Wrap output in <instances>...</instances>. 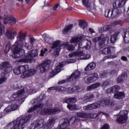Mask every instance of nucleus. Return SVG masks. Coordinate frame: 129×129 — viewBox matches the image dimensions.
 <instances>
[{
  "mask_svg": "<svg viewBox=\"0 0 129 129\" xmlns=\"http://www.w3.org/2000/svg\"><path fill=\"white\" fill-rule=\"evenodd\" d=\"M39 99L40 98H37L33 101L34 103H36V105L29 109L28 110V112H33L34 110H37V112H39L42 115H51L59 113L61 111L59 108H44V104L40 103Z\"/></svg>",
  "mask_w": 129,
  "mask_h": 129,
  "instance_id": "f257e3e1",
  "label": "nucleus"
},
{
  "mask_svg": "<svg viewBox=\"0 0 129 129\" xmlns=\"http://www.w3.org/2000/svg\"><path fill=\"white\" fill-rule=\"evenodd\" d=\"M18 39L19 40L16 41L11 48V51L13 54L12 57L14 59L22 58L25 55V50H22V48L24 46L23 41L26 40V34L23 32L20 33L18 35Z\"/></svg>",
  "mask_w": 129,
  "mask_h": 129,
  "instance_id": "f03ea898",
  "label": "nucleus"
},
{
  "mask_svg": "<svg viewBox=\"0 0 129 129\" xmlns=\"http://www.w3.org/2000/svg\"><path fill=\"white\" fill-rule=\"evenodd\" d=\"M32 115L21 116L15 120L9 123L6 126L7 129H24L26 127V123L29 121Z\"/></svg>",
  "mask_w": 129,
  "mask_h": 129,
  "instance_id": "7ed1b4c3",
  "label": "nucleus"
},
{
  "mask_svg": "<svg viewBox=\"0 0 129 129\" xmlns=\"http://www.w3.org/2000/svg\"><path fill=\"white\" fill-rule=\"evenodd\" d=\"M101 105H110V106H114V102L106 99L100 100L97 102L84 106L83 109L84 110L95 109V108H99Z\"/></svg>",
  "mask_w": 129,
  "mask_h": 129,
  "instance_id": "20e7f679",
  "label": "nucleus"
},
{
  "mask_svg": "<svg viewBox=\"0 0 129 129\" xmlns=\"http://www.w3.org/2000/svg\"><path fill=\"white\" fill-rule=\"evenodd\" d=\"M112 10H106L105 12V17L109 19H114V18H118L121 14V9H119L116 5V2H114L112 4Z\"/></svg>",
  "mask_w": 129,
  "mask_h": 129,
  "instance_id": "39448f33",
  "label": "nucleus"
},
{
  "mask_svg": "<svg viewBox=\"0 0 129 129\" xmlns=\"http://www.w3.org/2000/svg\"><path fill=\"white\" fill-rule=\"evenodd\" d=\"M33 93H36V91L34 89L30 88L29 86H26L23 89L18 91L13 95V101H19L22 99L21 96L22 95H24V94H33Z\"/></svg>",
  "mask_w": 129,
  "mask_h": 129,
  "instance_id": "423d86ee",
  "label": "nucleus"
},
{
  "mask_svg": "<svg viewBox=\"0 0 129 129\" xmlns=\"http://www.w3.org/2000/svg\"><path fill=\"white\" fill-rule=\"evenodd\" d=\"M18 68L19 69V71H20V74H22L21 76V78H27V77L33 76L37 72V70L34 69L29 70V66L28 64L20 66Z\"/></svg>",
  "mask_w": 129,
  "mask_h": 129,
  "instance_id": "0eeeda50",
  "label": "nucleus"
},
{
  "mask_svg": "<svg viewBox=\"0 0 129 129\" xmlns=\"http://www.w3.org/2000/svg\"><path fill=\"white\" fill-rule=\"evenodd\" d=\"M77 101V99L74 97L65 98L63 99V102L68 103L67 107L70 110H78L79 108L76 104H70V103H75Z\"/></svg>",
  "mask_w": 129,
  "mask_h": 129,
  "instance_id": "6e6552de",
  "label": "nucleus"
},
{
  "mask_svg": "<svg viewBox=\"0 0 129 129\" xmlns=\"http://www.w3.org/2000/svg\"><path fill=\"white\" fill-rule=\"evenodd\" d=\"M11 63L8 61H4L0 63V70H1V76H5L8 73L12 71V68L10 67Z\"/></svg>",
  "mask_w": 129,
  "mask_h": 129,
  "instance_id": "1a4fd4ad",
  "label": "nucleus"
},
{
  "mask_svg": "<svg viewBox=\"0 0 129 129\" xmlns=\"http://www.w3.org/2000/svg\"><path fill=\"white\" fill-rule=\"evenodd\" d=\"M128 111L126 110H121L120 111L119 114L117 116L116 121L119 123H124L127 120V114Z\"/></svg>",
  "mask_w": 129,
  "mask_h": 129,
  "instance_id": "9d476101",
  "label": "nucleus"
},
{
  "mask_svg": "<svg viewBox=\"0 0 129 129\" xmlns=\"http://www.w3.org/2000/svg\"><path fill=\"white\" fill-rule=\"evenodd\" d=\"M50 63H51V60H45L44 62L37 65L36 66V69H37L38 71H40V73H44V72H46L47 69H49V68L50 67Z\"/></svg>",
  "mask_w": 129,
  "mask_h": 129,
  "instance_id": "9b49d317",
  "label": "nucleus"
},
{
  "mask_svg": "<svg viewBox=\"0 0 129 129\" xmlns=\"http://www.w3.org/2000/svg\"><path fill=\"white\" fill-rule=\"evenodd\" d=\"M94 43H97V41L99 42V45L100 48H103L105 47L107 44H108V41L107 40V44H105L106 40H105V36L103 34H101L98 37L94 38L92 39Z\"/></svg>",
  "mask_w": 129,
  "mask_h": 129,
  "instance_id": "f8f14e48",
  "label": "nucleus"
},
{
  "mask_svg": "<svg viewBox=\"0 0 129 129\" xmlns=\"http://www.w3.org/2000/svg\"><path fill=\"white\" fill-rule=\"evenodd\" d=\"M37 55H38V54L36 52L29 51L27 54L26 58L20 59V61L24 62L25 63H30L33 61V58L36 57Z\"/></svg>",
  "mask_w": 129,
  "mask_h": 129,
  "instance_id": "ddd939ff",
  "label": "nucleus"
},
{
  "mask_svg": "<svg viewBox=\"0 0 129 129\" xmlns=\"http://www.w3.org/2000/svg\"><path fill=\"white\" fill-rule=\"evenodd\" d=\"M80 76H81V72L76 70L67 80H63L61 81H77L80 78Z\"/></svg>",
  "mask_w": 129,
  "mask_h": 129,
  "instance_id": "4468645a",
  "label": "nucleus"
},
{
  "mask_svg": "<svg viewBox=\"0 0 129 129\" xmlns=\"http://www.w3.org/2000/svg\"><path fill=\"white\" fill-rule=\"evenodd\" d=\"M77 116L78 117H80V118H84V119L95 118V116H94V113H89L79 112L77 113Z\"/></svg>",
  "mask_w": 129,
  "mask_h": 129,
  "instance_id": "2eb2a0df",
  "label": "nucleus"
},
{
  "mask_svg": "<svg viewBox=\"0 0 129 129\" xmlns=\"http://www.w3.org/2000/svg\"><path fill=\"white\" fill-rule=\"evenodd\" d=\"M17 21L15 17H5L4 19V25H9V26H12L13 25H16Z\"/></svg>",
  "mask_w": 129,
  "mask_h": 129,
  "instance_id": "dca6fc26",
  "label": "nucleus"
},
{
  "mask_svg": "<svg viewBox=\"0 0 129 129\" xmlns=\"http://www.w3.org/2000/svg\"><path fill=\"white\" fill-rule=\"evenodd\" d=\"M93 98H94V94L89 93L85 95L84 98L81 99L83 100V103H87V102L93 100Z\"/></svg>",
  "mask_w": 129,
  "mask_h": 129,
  "instance_id": "f3484780",
  "label": "nucleus"
},
{
  "mask_svg": "<svg viewBox=\"0 0 129 129\" xmlns=\"http://www.w3.org/2000/svg\"><path fill=\"white\" fill-rule=\"evenodd\" d=\"M56 121V118L55 117H51L48 120V122L44 124V127L46 129H51L55 124V122Z\"/></svg>",
  "mask_w": 129,
  "mask_h": 129,
  "instance_id": "a211bd4d",
  "label": "nucleus"
},
{
  "mask_svg": "<svg viewBox=\"0 0 129 129\" xmlns=\"http://www.w3.org/2000/svg\"><path fill=\"white\" fill-rule=\"evenodd\" d=\"M44 120H40L39 121H36L35 123L31 124L30 129H39L41 128L42 124H43Z\"/></svg>",
  "mask_w": 129,
  "mask_h": 129,
  "instance_id": "6ab92c4d",
  "label": "nucleus"
},
{
  "mask_svg": "<svg viewBox=\"0 0 129 129\" xmlns=\"http://www.w3.org/2000/svg\"><path fill=\"white\" fill-rule=\"evenodd\" d=\"M6 37L8 39H10V40H14L17 36V31H13L12 30H7L6 33Z\"/></svg>",
  "mask_w": 129,
  "mask_h": 129,
  "instance_id": "aec40b11",
  "label": "nucleus"
},
{
  "mask_svg": "<svg viewBox=\"0 0 129 129\" xmlns=\"http://www.w3.org/2000/svg\"><path fill=\"white\" fill-rule=\"evenodd\" d=\"M120 87L119 86H114L112 87L109 88L106 90V93H117L119 91Z\"/></svg>",
  "mask_w": 129,
  "mask_h": 129,
  "instance_id": "412c9836",
  "label": "nucleus"
},
{
  "mask_svg": "<svg viewBox=\"0 0 129 129\" xmlns=\"http://www.w3.org/2000/svg\"><path fill=\"white\" fill-rule=\"evenodd\" d=\"M122 37H123V41L126 44L129 42V31L124 32L122 33ZM127 51L129 52V46L127 48Z\"/></svg>",
  "mask_w": 129,
  "mask_h": 129,
  "instance_id": "4be33fe9",
  "label": "nucleus"
},
{
  "mask_svg": "<svg viewBox=\"0 0 129 129\" xmlns=\"http://www.w3.org/2000/svg\"><path fill=\"white\" fill-rule=\"evenodd\" d=\"M82 4L84 6H85L89 12L92 13L91 12V3L89 2V0H83Z\"/></svg>",
  "mask_w": 129,
  "mask_h": 129,
  "instance_id": "5701e85b",
  "label": "nucleus"
},
{
  "mask_svg": "<svg viewBox=\"0 0 129 129\" xmlns=\"http://www.w3.org/2000/svg\"><path fill=\"white\" fill-rule=\"evenodd\" d=\"M97 79H98V75L96 73H94L88 76L87 80V81H96Z\"/></svg>",
  "mask_w": 129,
  "mask_h": 129,
  "instance_id": "b1692460",
  "label": "nucleus"
},
{
  "mask_svg": "<svg viewBox=\"0 0 129 129\" xmlns=\"http://www.w3.org/2000/svg\"><path fill=\"white\" fill-rule=\"evenodd\" d=\"M125 97V94L122 92H118L114 94V98L116 99H123Z\"/></svg>",
  "mask_w": 129,
  "mask_h": 129,
  "instance_id": "393cba45",
  "label": "nucleus"
},
{
  "mask_svg": "<svg viewBox=\"0 0 129 129\" xmlns=\"http://www.w3.org/2000/svg\"><path fill=\"white\" fill-rule=\"evenodd\" d=\"M19 108V105L12 104L10 106H8L7 108L5 109L6 112H10V111H13V110H16Z\"/></svg>",
  "mask_w": 129,
  "mask_h": 129,
  "instance_id": "a878e982",
  "label": "nucleus"
},
{
  "mask_svg": "<svg viewBox=\"0 0 129 129\" xmlns=\"http://www.w3.org/2000/svg\"><path fill=\"white\" fill-rule=\"evenodd\" d=\"M79 26L83 29V30H84L85 28H87V26H88V23L86 22V21L84 20H80L79 22Z\"/></svg>",
  "mask_w": 129,
  "mask_h": 129,
  "instance_id": "bb28decb",
  "label": "nucleus"
},
{
  "mask_svg": "<svg viewBox=\"0 0 129 129\" xmlns=\"http://www.w3.org/2000/svg\"><path fill=\"white\" fill-rule=\"evenodd\" d=\"M73 24H70L69 25L66 27L62 30V33L64 35H67L69 33V31L73 29Z\"/></svg>",
  "mask_w": 129,
  "mask_h": 129,
  "instance_id": "cd10ccee",
  "label": "nucleus"
},
{
  "mask_svg": "<svg viewBox=\"0 0 129 129\" xmlns=\"http://www.w3.org/2000/svg\"><path fill=\"white\" fill-rule=\"evenodd\" d=\"M96 66L95 62H91L85 68V71H90L92 69H94Z\"/></svg>",
  "mask_w": 129,
  "mask_h": 129,
  "instance_id": "c85d7f7f",
  "label": "nucleus"
},
{
  "mask_svg": "<svg viewBox=\"0 0 129 129\" xmlns=\"http://www.w3.org/2000/svg\"><path fill=\"white\" fill-rule=\"evenodd\" d=\"M127 79V73L124 72L118 77L117 78V81H123V80H126Z\"/></svg>",
  "mask_w": 129,
  "mask_h": 129,
  "instance_id": "c756f323",
  "label": "nucleus"
},
{
  "mask_svg": "<svg viewBox=\"0 0 129 129\" xmlns=\"http://www.w3.org/2000/svg\"><path fill=\"white\" fill-rule=\"evenodd\" d=\"M61 41L60 40H56L52 43L51 49H57V48H61Z\"/></svg>",
  "mask_w": 129,
  "mask_h": 129,
  "instance_id": "7c9ffc66",
  "label": "nucleus"
},
{
  "mask_svg": "<svg viewBox=\"0 0 129 129\" xmlns=\"http://www.w3.org/2000/svg\"><path fill=\"white\" fill-rule=\"evenodd\" d=\"M126 1L127 0H119V1H114L116 2V5H118L117 7L120 9L121 8H122L123 6L125 5V3H126Z\"/></svg>",
  "mask_w": 129,
  "mask_h": 129,
  "instance_id": "2f4dec72",
  "label": "nucleus"
},
{
  "mask_svg": "<svg viewBox=\"0 0 129 129\" xmlns=\"http://www.w3.org/2000/svg\"><path fill=\"white\" fill-rule=\"evenodd\" d=\"M111 50L110 49V47H105L102 51L101 54L103 55H107V54H111Z\"/></svg>",
  "mask_w": 129,
  "mask_h": 129,
  "instance_id": "473e14b6",
  "label": "nucleus"
},
{
  "mask_svg": "<svg viewBox=\"0 0 129 129\" xmlns=\"http://www.w3.org/2000/svg\"><path fill=\"white\" fill-rule=\"evenodd\" d=\"M100 85V84L99 83L94 84L88 87L87 88V90L90 91V90H92V89H95V88H97V87H98Z\"/></svg>",
  "mask_w": 129,
  "mask_h": 129,
  "instance_id": "72a5a7b5",
  "label": "nucleus"
},
{
  "mask_svg": "<svg viewBox=\"0 0 129 129\" xmlns=\"http://www.w3.org/2000/svg\"><path fill=\"white\" fill-rule=\"evenodd\" d=\"M82 39V38L81 37H74L71 38L70 42L72 43H79V42H80V41H81Z\"/></svg>",
  "mask_w": 129,
  "mask_h": 129,
  "instance_id": "f704fd0d",
  "label": "nucleus"
},
{
  "mask_svg": "<svg viewBox=\"0 0 129 129\" xmlns=\"http://www.w3.org/2000/svg\"><path fill=\"white\" fill-rule=\"evenodd\" d=\"M116 40H117V33H114L110 37L111 43H115Z\"/></svg>",
  "mask_w": 129,
  "mask_h": 129,
  "instance_id": "c9c22d12",
  "label": "nucleus"
},
{
  "mask_svg": "<svg viewBox=\"0 0 129 129\" xmlns=\"http://www.w3.org/2000/svg\"><path fill=\"white\" fill-rule=\"evenodd\" d=\"M60 50H61V48H57L54 50V52L52 53L53 56L54 57H58L59 56V53L60 52Z\"/></svg>",
  "mask_w": 129,
  "mask_h": 129,
  "instance_id": "e433bc0d",
  "label": "nucleus"
},
{
  "mask_svg": "<svg viewBox=\"0 0 129 129\" xmlns=\"http://www.w3.org/2000/svg\"><path fill=\"white\" fill-rule=\"evenodd\" d=\"M77 56L79 57L80 59L84 56V52L83 51L81 50L80 51H76Z\"/></svg>",
  "mask_w": 129,
  "mask_h": 129,
  "instance_id": "4c0bfd02",
  "label": "nucleus"
},
{
  "mask_svg": "<svg viewBox=\"0 0 129 129\" xmlns=\"http://www.w3.org/2000/svg\"><path fill=\"white\" fill-rule=\"evenodd\" d=\"M59 72H60V69H58L57 70V69H56V68H55V71H52L50 73V76H52V77H53L55 76V75H56V74H58V73H59Z\"/></svg>",
  "mask_w": 129,
  "mask_h": 129,
  "instance_id": "58836bf2",
  "label": "nucleus"
},
{
  "mask_svg": "<svg viewBox=\"0 0 129 129\" xmlns=\"http://www.w3.org/2000/svg\"><path fill=\"white\" fill-rule=\"evenodd\" d=\"M13 72L14 74H16V75H19V74H21V72L20 71V69H19V67L15 68L13 70Z\"/></svg>",
  "mask_w": 129,
  "mask_h": 129,
  "instance_id": "ea45409f",
  "label": "nucleus"
},
{
  "mask_svg": "<svg viewBox=\"0 0 129 129\" xmlns=\"http://www.w3.org/2000/svg\"><path fill=\"white\" fill-rule=\"evenodd\" d=\"M5 32V26L0 23V35H3V33Z\"/></svg>",
  "mask_w": 129,
  "mask_h": 129,
  "instance_id": "a19ab883",
  "label": "nucleus"
},
{
  "mask_svg": "<svg viewBox=\"0 0 129 129\" xmlns=\"http://www.w3.org/2000/svg\"><path fill=\"white\" fill-rule=\"evenodd\" d=\"M57 90L58 91H66V90H67V88L64 87L57 86Z\"/></svg>",
  "mask_w": 129,
  "mask_h": 129,
  "instance_id": "79ce46f5",
  "label": "nucleus"
},
{
  "mask_svg": "<svg viewBox=\"0 0 129 129\" xmlns=\"http://www.w3.org/2000/svg\"><path fill=\"white\" fill-rule=\"evenodd\" d=\"M51 90H57V86L51 87L47 89V92H50Z\"/></svg>",
  "mask_w": 129,
  "mask_h": 129,
  "instance_id": "37998d69",
  "label": "nucleus"
},
{
  "mask_svg": "<svg viewBox=\"0 0 129 129\" xmlns=\"http://www.w3.org/2000/svg\"><path fill=\"white\" fill-rule=\"evenodd\" d=\"M111 28H112L111 25H106L103 28L104 31H105V32L109 31L110 29H111Z\"/></svg>",
  "mask_w": 129,
  "mask_h": 129,
  "instance_id": "c03bdc74",
  "label": "nucleus"
},
{
  "mask_svg": "<svg viewBox=\"0 0 129 129\" xmlns=\"http://www.w3.org/2000/svg\"><path fill=\"white\" fill-rule=\"evenodd\" d=\"M90 57H91V55L90 54H84V55L83 56V57H81V59H83V60H86L87 59H89V58H90Z\"/></svg>",
  "mask_w": 129,
  "mask_h": 129,
  "instance_id": "a18cd8bd",
  "label": "nucleus"
},
{
  "mask_svg": "<svg viewBox=\"0 0 129 129\" xmlns=\"http://www.w3.org/2000/svg\"><path fill=\"white\" fill-rule=\"evenodd\" d=\"M67 49L68 51H73L74 50V46L73 44H70Z\"/></svg>",
  "mask_w": 129,
  "mask_h": 129,
  "instance_id": "49530a36",
  "label": "nucleus"
},
{
  "mask_svg": "<svg viewBox=\"0 0 129 129\" xmlns=\"http://www.w3.org/2000/svg\"><path fill=\"white\" fill-rule=\"evenodd\" d=\"M10 50H11V47L10 46V45L7 44L5 49L6 53H9V52H10Z\"/></svg>",
  "mask_w": 129,
  "mask_h": 129,
  "instance_id": "de8ad7c7",
  "label": "nucleus"
},
{
  "mask_svg": "<svg viewBox=\"0 0 129 129\" xmlns=\"http://www.w3.org/2000/svg\"><path fill=\"white\" fill-rule=\"evenodd\" d=\"M76 51L69 54L68 56L70 58H73V57H77L76 55Z\"/></svg>",
  "mask_w": 129,
  "mask_h": 129,
  "instance_id": "09e8293b",
  "label": "nucleus"
},
{
  "mask_svg": "<svg viewBox=\"0 0 129 129\" xmlns=\"http://www.w3.org/2000/svg\"><path fill=\"white\" fill-rule=\"evenodd\" d=\"M100 129H109V125L104 124Z\"/></svg>",
  "mask_w": 129,
  "mask_h": 129,
  "instance_id": "8fccbe9b",
  "label": "nucleus"
},
{
  "mask_svg": "<svg viewBox=\"0 0 129 129\" xmlns=\"http://www.w3.org/2000/svg\"><path fill=\"white\" fill-rule=\"evenodd\" d=\"M30 42L31 45H34V42H36V39L34 37H31L30 38Z\"/></svg>",
  "mask_w": 129,
  "mask_h": 129,
  "instance_id": "3c124183",
  "label": "nucleus"
},
{
  "mask_svg": "<svg viewBox=\"0 0 129 129\" xmlns=\"http://www.w3.org/2000/svg\"><path fill=\"white\" fill-rule=\"evenodd\" d=\"M62 67H64V64H63L62 63H60L59 65H58V66H56L55 68L57 70L60 69L61 71V68H62Z\"/></svg>",
  "mask_w": 129,
  "mask_h": 129,
  "instance_id": "603ef678",
  "label": "nucleus"
},
{
  "mask_svg": "<svg viewBox=\"0 0 129 129\" xmlns=\"http://www.w3.org/2000/svg\"><path fill=\"white\" fill-rule=\"evenodd\" d=\"M106 75H107V74L105 72H103L100 74V78H105V77H106Z\"/></svg>",
  "mask_w": 129,
  "mask_h": 129,
  "instance_id": "864d4df0",
  "label": "nucleus"
},
{
  "mask_svg": "<svg viewBox=\"0 0 129 129\" xmlns=\"http://www.w3.org/2000/svg\"><path fill=\"white\" fill-rule=\"evenodd\" d=\"M67 63L70 64V63H75L76 62V59H70V60L67 61Z\"/></svg>",
  "mask_w": 129,
  "mask_h": 129,
  "instance_id": "5fc2aeb1",
  "label": "nucleus"
},
{
  "mask_svg": "<svg viewBox=\"0 0 129 129\" xmlns=\"http://www.w3.org/2000/svg\"><path fill=\"white\" fill-rule=\"evenodd\" d=\"M122 24H123V22L121 20H118L115 22V25H122Z\"/></svg>",
  "mask_w": 129,
  "mask_h": 129,
  "instance_id": "6e6d98bb",
  "label": "nucleus"
},
{
  "mask_svg": "<svg viewBox=\"0 0 129 129\" xmlns=\"http://www.w3.org/2000/svg\"><path fill=\"white\" fill-rule=\"evenodd\" d=\"M121 59L122 60V61H125V62H127L128 61L127 57H126L125 56H121Z\"/></svg>",
  "mask_w": 129,
  "mask_h": 129,
  "instance_id": "4d7b16f0",
  "label": "nucleus"
},
{
  "mask_svg": "<svg viewBox=\"0 0 129 129\" xmlns=\"http://www.w3.org/2000/svg\"><path fill=\"white\" fill-rule=\"evenodd\" d=\"M68 93H73V92H75V91H74V89L73 88H69L68 90Z\"/></svg>",
  "mask_w": 129,
  "mask_h": 129,
  "instance_id": "13d9d810",
  "label": "nucleus"
},
{
  "mask_svg": "<svg viewBox=\"0 0 129 129\" xmlns=\"http://www.w3.org/2000/svg\"><path fill=\"white\" fill-rule=\"evenodd\" d=\"M58 7H59V3L55 4L53 7V11H56L57 9H58Z\"/></svg>",
  "mask_w": 129,
  "mask_h": 129,
  "instance_id": "bf43d9fd",
  "label": "nucleus"
},
{
  "mask_svg": "<svg viewBox=\"0 0 129 129\" xmlns=\"http://www.w3.org/2000/svg\"><path fill=\"white\" fill-rule=\"evenodd\" d=\"M117 72V71L116 70H113L110 72V74H111V75H114V74H116Z\"/></svg>",
  "mask_w": 129,
  "mask_h": 129,
  "instance_id": "052dcab7",
  "label": "nucleus"
},
{
  "mask_svg": "<svg viewBox=\"0 0 129 129\" xmlns=\"http://www.w3.org/2000/svg\"><path fill=\"white\" fill-rule=\"evenodd\" d=\"M89 32L90 33V34H93V33H95V31H94V30L92 28H89Z\"/></svg>",
  "mask_w": 129,
  "mask_h": 129,
  "instance_id": "680f3d73",
  "label": "nucleus"
},
{
  "mask_svg": "<svg viewBox=\"0 0 129 129\" xmlns=\"http://www.w3.org/2000/svg\"><path fill=\"white\" fill-rule=\"evenodd\" d=\"M120 108H121V106L118 105H116L115 106V110H117L118 109H120Z\"/></svg>",
  "mask_w": 129,
  "mask_h": 129,
  "instance_id": "e2e57ef3",
  "label": "nucleus"
},
{
  "mask_svg": "<svg viewBox=\"0 0 129 129\" xmlns=\"http://www.w3.org/2000/svg\"><path fill=\"white\" fill-rule=\"evenodd\" d=\"M6 80H7V79L5 77V76H3V77L0 78V81H5Z\"/></svg>",
  "mask_w": 129,
  "mask_h": 129,
  "instance_id": "0e129e2a",
  "label": "nucleus"
},
{
  "mask_svg": "<svg viewBox=\"0 0 129 129\" xmlns=\"http://www.w3.org/2000/svg\"><path fill=\"white\" fill-rule=\"evenodd\" d=\"M109 56H105V57H103V61H105L106 59H108Z\"/></svg>",
  "mask_w": 129,
  "mask_h": 129,
  "instance_id": "69168bd1",
  "label": "nucleus"
},
{
  "mask_svg": "<svg viewBox=\"0 0 129 129\" xmlns=\"http://www.w3.org/2000/svg\"><path fill=\"white\" fill-rule=\"evenodd\" d=\"M108 65H113L114 64V62L113 61H110L108 62Z\"/></svg>",
  "mask_w": 129,
  "mask_h": 129,
  "instance_id": "338daca9",
  "label": "nucleus"
},
{
  "mask_svg": "<svg viewBox=\"0 0 129 129\" xmlns=\"http://www.w3.org/2000/svg\"><path fill=\"white\" fill-rule=\"evenodd\" d=\"M63 83H65V82L64 81H61V82H59L58 83V84H59V85H60L61 84H63Z\"/></svg>",
  "mask_w": 129,
  "mask_h": 129,
  "instance_id": "774afa93",
  "label": "nucleus"
}]
</instances>
